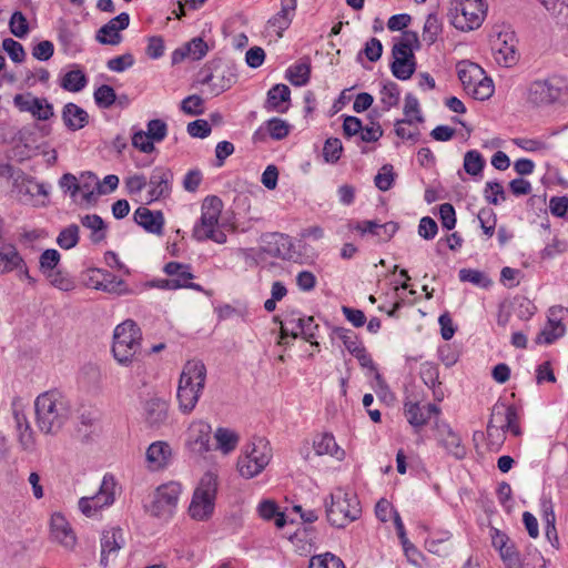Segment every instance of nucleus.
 Listing matches in <instances>:
<instances>
[{
    "instance_id": "f257e3e1",
    "label": "nucleus",
    "mask_w": 568,
    "mask_h": 568,
    "mask_svg": "<svg viewBox=\"0 0 568 568\" xmlns=\"http://www.w3.org/2000/svg\"><path fill=\"white\" fill-rule=\"evenodd\" d=\"M36 424L45 435L58 434L71 417L70 402L57 390L40 394L34 400Z\"/></svg>"
},
{
    "instance_id": "f03ea898",
    "label": "nucleus",
    "mask_w": 568,
    "mask_h": 568,
    "mask_svg": "<svg viewBox=\"0 0 568 568\" xmlns=\"http://www.w3.org/2000/svg\"><path fill=\"white\" fill-rule=\"evenodd\" d=\"M206 382V367L202 361H187L182 369L178 386L179 408L190 414L196 406Z\"/></svg>"
},
{
    "instance_id": "7ed1b4c3",
    "label": "nucleus",
    "mask_w": 568,
    "mask_h": 568,
    "mask_svg": "<svg viewBox=\"0 0 568 568\" xmlns=\"http://www.w3.org/2000/svg\"><path fill=\"white\" fill-rule=\"evenodd\" d=\"M222 210L223 202L217 196L212 195L204 199L200 221L193 227V237L196 241L211 240L217 244L226 242V234L219 226Z\"/></svg>"
},
{
    "instance_id": "20e7f679",
    "label": "nucleus",
    "mask_w": 568,
    "mask_h": 568,
    "mask_svg": "<svg viewBox=\"0 0 568 568\" xmlns=\"http://www.w3.org/2000/svg\"><path fill=\"white\" fill-rule=\"evenodd\" d=\"M420 47L418 34L415 31H404L395 41L392 49V73L398 80H408L415 72L416 61L414 51Z\"/></svg>"
},
{
    "instance_id": "39448f33",
    "label": "nucleus",
    "mask_w": 568,
    "mask_h": 568,
    "mask_svg": "<svg viewBox=\"0 0 568 568\" xmlns=\"http://www.w3.org/2000/svg\"><path fill=\"white\" fill-rule=\"evenodd\" d=\"M217 493V477L211 471L205 473L194 489L189 515L192 519L199 521L209 520L215 507Z\"/></svg>"
},
{
    "instance_id": "423d86ee",
    "label": "nucleus",
    "mask_w": 568,
    "mask_h": 568,
    "mask_svg": "<svg viewBox=\"0 0 568 568\" xmlns=\"http://www.w3.org/2000/svg\"><path fill=\"white\" fill-rule=\"evenodd\" d=\"M362 513L359 500L353 493L341 488L331 494V503L326 504L328 523L337 528H344L356 520Z\"/></svg>"
},
{
    "instance_id": "0eeeda50",
    "label": "nucleus",
    "mask_w": 568,
    "mask_h": 568,
    "mask_svg": "<svg viewBox=\"0 0 568 568\" xmlns=\"http://www.w3.org/2000/svg\"><path fill=\"white\" fill-rule=\"evenodd\" d=\"M486 12L484 0H452L448 17L456 29L467 32L481 26Z\"/></svg>"
},
{
    "instance_id": "6e6552de",
    "label": "nucleus",
    "mask_w": 568,
    "mask_h": 568,
    "mask_svg": "<svg viewBox=\"0 0 568 568\" xmlns=\"http://www.w3.org/2000/svg\"><path fill=\"white\" fill-rule=\"evenodd\" d=\"M141 347V331L131 320L119 324L113 334L112 352L121 365H129Z\"/></svg>"
},
{
    "instance_id": "1a4fd4ad",
    "label": "nucleus",
    "mask_w": 568,
    "mask_h": 568,
    "mask_svg": "<svg viewBox=\"0 0 568 568\" xmlns=\"http://www.w3.org/2000/svg\"><path fill=\"white\" fill-rule=\"evenodd\" d=\"M271 448L265 438L258 437L246 446L244 455L239 458L237 469L241 476L253 478L270 463Z\"/></svg>"
},
{
    "instance_id": "9d476101",
    "label": "nucleus",
    "mask_w": 568,
    "mask_h": 568,
    "mask_svg": "<svg viewBox=\"0 0 568 568\" xmlns=\"http://www.w3.org/2000/svg\"><path fill=\"white\" fill-rule=\"evenodd\" d=\"M566 82L559 77L532 81L527 89V101L536 106H546L560 100Z\"/></svg>"
},
{
    "instance_id": "9b49d317",
    "label": "nucleus",
    "mask_w": 568,
    "mask_h": 568,
    "mask_svg": "<svg viewBox=\"0 0 568 568\" xmlns=\"http://www.w3.org/2000/svg\"><path fill=\"white\" fill-rule=\"evenodd\" d=\"M12 192L21 203L34 206L45 205L49 196V189L44 183L23 174L14 178Z\"/></svg>"
},
{
    "instance_id": "f8f14e48",
    "label": "nucleus",
    "mask_w": 568,
    "mask_h": 568,
    "mask_svg": "<svg viewBox=\"0 0 568 568\" xmlns=\"http://www.w3.org/2000/svg\"><path fill=\"white\" fill-rule=\"evenodd\" d=\"M181 493L182 487L179 483L171 481L160 486L150 506L151 515L159 518L171 517L178 506Z\"/></svg>"
},
{
    "instance_id": "ddd939ff",
    "label": "nucleus",
    "mask_w": 568,
    "mask_h": 568,
    "mask_svg": "<svg viewBox=\"0 0 568 568\" xmlns=\"http://www.w3.org/2000/svg\"><path fill=\"white\" fill-rule=\"evenodd\" d=\"M13 104L20 112H28L39 121H47L54 115L53 105L45 98L32 93L16 94Z\"/></svg>"
},
{
    "instance_id": "4468645a",
    "label": "nucleus",
    "mask_w": 568,
    "mask_h": 568,
    "mask_svg": "<svg viewBox=\"0 0 568 568\" xmlns=\"http://www.w3.org/2000/svg\"><path fill=\"white\" fill-rule=\"evenodd\" d=\"M143 422L149 428L159 429L169 419V403L160 397H152L143 403Z\"/></svg>"
},
{
    "instance_id": "2eb2a0df",
    "label": "nucleus",
    "mask_w": 568,
    "mask_h": 568,
    "mask_svg": "<svg viewBox=\"0 0 568 568\" xmlns=\"http://www.w3.org/2000/svg\"><path fill=\"white\" fill-rule=\"evenodd\" d=\"M496 61L504 67L514 65L517 60L516 39L511 32H499L493 40Z\"/></svg>"
},
{
    "instance_id": "dca6fc26",
    "label": "nucleus",
    "mask_w": 568,
    "mask_h": 568,
    "mask_svg": "<svg viewBox=\"0 0 568 568\" xmlns=\"http://www.w3.org/2000/svg\"><path fill=\"white\" fill-rule=\"evenodd\" d=\"M129 23V14L126 12H122L112 18L97 31L95 40L101 44L118 45L122 41L120 31L126 29Z\"/></svg>"
},
{
    "instance_id": "f3484780",
    "label": "nucleus",
    "mask_w": 568,
    "mask_h": 568,
    "mask_svg": "<svg viewBox=\"0 0 568 568\" xmlns=\"http://www.w3.org/2000/svg\"><path fill=\"white\" fill-rule=\"evenodd\" d=\"M297 8V0H281V9L272 16L266 23V30L282 38L283 32L290 28Z\"/></svg>"
},
{
    "instance_id": "a211bd4d",
    "label": "nucleus",
    "mask_w": 568,
    "mask_h": 568,
    "mask_svg": "<svg viewBox=\"0 0 568 568\" xmlns=\"http://www.w3.org/2000/svg\"><path fill=\"white\" fill-rule=\"evenodd\" d=\"M172 179L173 173L170 169L163 166L154 168L148 182L150 186L148 203L169 196Z\"/></svg>"
},
{
    "instance_id": "6ab92c4d",
    "label": "nucleus",
    "mask_w": 568,
    "mask_h": 568,
    "mask_svg": "<svg viewBox=\"0 0 568 568\" xmlns=\"http://www.w3.org/2000/svg\"><path fill=\"white\" fill-rule=\"evenodd\" d=\"M124 546V538L120 528H112L102 534L101 537V559L100 565L103 568L109 566L110 560L118 557L119 550Z\"/></svg>"
},
{
    "instance_id": "aec40b11",
    "label": "nucleus",
    "mask_w": 568,
    "mask_h": 568,
    "mask_svg": "<svg viewBox=\"0 0 568 568\" xmlns=\"http://www.w3.org/2000/svg\"><path fill=\"white\" fill-rule=\"evenodd\" d=\"M440 412L436 404L420 406L417 402L406 400L404 403V414L407 422L416 427H423L430 419L432 415H438Z\"/></svg>"
},
{
    "instance_id": "412c9836",
    "label": "nucleus",
    "mask_w": 568,
    "mask_h": 568,
    "mask_svg": "<svg viewBox=\"0 0 568 568\" xmlns=\"http://www.w3.org/2000/svg\"><path fill=\"white\" fill-rule=\"evenodd\" d=\"M211 425L203 420L193 422L189 427V446L196 454H204L210 449Z\"/></svg>"
},
{
    "instance_id": "4be33fe9",
    "label": "nucleus",
    "mask_w": 568,
    "mask_h": 568,
    "mask_svg": "<svg viewBox=\"0 0 568 568\" xmlns=\"http://www.w3.org/2000/svg\"><path fill=\"white\" fill-rule=\"evenodd\" d=\"M50 531L53 540L63 547L68 549H72L74 547L77 542L75 535L62 514L55 513L51 516Z\"/></svg>"
},
{
    "instance_id": "5701e85b",
    "label": "nucleus",
    "mask_w": 568,
    "mask_h": 568,
    "mask_svg": "<svg viewBox=\"0 0 568 568\" xmlns=\"http://www.w3.org/2000/svg\"><path fill=\"white\" fill-rule=\"evenodd\" d=\"M438 443L443 446L448 454L457 459H462L466 455V448L462 444V438L448 425L443 424L437 426Z\"/></svg>"
},
{
    "instance_id": "b1692460",
    "label": "nucleus",
    "mask_w": 568,
    "mask_h": 568,
    "mask_svg": "<svg viewBox=\"0 0 568 568\" xmlns=\"http://www.w3.org/2000/svg\"><path fill=\"white\" fill-rule=\"evenodd\" d=\"M134 221L146 232L160 235L163 231L164 216L161 211H151L140 206L134 212Z\"/></svg>"
},
{
    "instance_id": "393cba45",
    "label": "nucleus",
    "mask_w": 568,
    "mask_h": 568,
    "mask_svg": "<svg viewBox=\"0 0 568 568\" xmlns=\"http://www.w3.org/2000/svg\"><path fill=\"white\" fill-rule=\"evenodd\" d=\"M164 272L169 276H173V281L181 284V288H192L199 292H203V287L200 284L191 282L194 275L191 272L189 264H182L179 262H169L164 266Z\"/></svg>"
},
{
    "instance_id": "a878e982",
    "label": "nucleus",
    "mask_w": 568,
    "mask_h": 568,
    "mask_svg": "<svg viewBox=\"0 0 568 568\" xmlns=\"http://www.w3.org/2000/svg\"><path fill=\"white\" fill-rule=\"evenodd\" d=\"M562 308L551 307L549 310L550 316L548 318L547 325L539 332L536 336L535 342L537 344L546 343L551 344L557 338L561 337L565 334V325L561 323L560 318H556V312H561Z\"/></svg>"
},
{
    "instance_id": "bb28decb",
    "label": "nucleus",
    "mask_w": 568,
    "mask_h": 568,
    "mask_svg": "<svg viewBox=\"0 0 568 568\" xmlns=\"http://www.w3.org/2000/svg\"><path fill=\"white\" fill-rule=\"evenodd\" d=\"M172 456L171 447L165 442H155L146 449V462L149 468L152 470H159L165 467Z\"/></svg>"
},
{
    "instance_id": "cd10ccee",
    "label": "nucleus",
    "mask_w": 568,
    "mask_h": 568,
    "mask_svg": "<svg viewBox=\"0 0 568 568\" xmlns=\"http://www.w3.org/2000/svg\"><path fill=\"white\" fill-rule=\"evenodd\" d=\"M291 99V90L285 84H275L267 92L265 108L283 113L287 111Z\"/></svg>"
},
{
    "instance_id": "c85d7f7f",
    "label": "nucleus",
    "mask_w": 568,
    "mask_h": 568,
    "mask_svg": "<svg viewBox=\"0 0 568 568\" xmlns=\"http://www.w3.org/2000/svg\"><path fill=\"white\" fill-rule=\"evenodd\" d=\"M313 448L317 456L329 455L337 460H342L345 457V452L339 448L335 437L328 433L315 436L313 440Z\"/></svg>"
},
{
    "instance_id": "c756f323",
    "label": "nucleus",
    "mask_w": 568,
    "mask_h": 568,
    "mask_svg": "<svg viewBox=\"0 0 568 568\" xmlns=\"http://www.w3.org/2000/svg\"><path fill=\"white\" fill-rule=\"evenodd\" d=\"M62 120L69 130L78 131L88 124L89 114L84 109L70 102L63 106Z\"/></svg>"
},
{
    "instance_id": "7c9ffc66",
    "label": "nucleus",
    "mask_w": 568,
    "mask_h": 568,
    "mask_svg": "<svg viewBox=\"0 0 568 568\" xmlns=\"http://www.w3.org/2000/svg\"><path fill=\"white\" fill-rule=\"evenodd\" d=\"M13 419L18 432L19 443L23 450H31L36 445L34 433L30 423L22 410L13 409Z\"/></svg>"
},
{
    "instance_id": "2f4dec72",
    "label": "nucleus",
    "mask_w": 568,
    "mask_h": 568,
    "mask_svg": "<svg viewBox=\"0 0 568 568\" xmlns=\"http://www.w3.org/2000/svg\"><path fill=\"white\" fill-rule=\"evenodd\" d=\"M235 77L233 73L226 70L216 69L214 72L205 75L201 82L203 84H209L211 88V93L213 95H219L225 90L230 89L234 83Z\"/></svg>"
},
{
    "instance_id": "473e14b6",
    "label": "nucleus",
    "mask_w": 568,
    "mask_h": 568,
    "mask_svg": "<svg viewBox=\"0 0 568 568\" xmlns=\"http://www.w3.org/2000/svg\"><path fill=\"white\" fill-rule=\"evenodd\" d=\"M457 74L465 89L469 91L480 77L484 74V70L476 63L463 61L457 64Z\"/></svg>"
},
{
    "instance_id": "72a5a7b5",
    "label": "nucleus",
    "mask_w": 568,
    "mask_h": 568,
    "mask_svg": "<svg viewBox=\"0 0 568 568\" xmlns=\"http://www.w3.org/2000/svg\"><path fill=\"white\" fill-rule=\"evenodd\" d=\"M23 257L17 247L11 244L0 246V275L13 272L17 267L22 266Z\"/></svg>"
},
{
    "instance_id": "f704fd0d",
    "label": "nucleus",
    "mask_w": 568,
    "mask_h": 568,
    "mask_svg": "<svg viewBox=\"0 0 568 568\" xmlns=\"http://www.w3.org/2000/svg\"><path fill=\"white\" fill-rule=\"evenodd\" d=\"M508 405L496 403L493 406L490 419L487 425V435L493 437V430L497 432V438H501L505 433Z\"/></svg>"
},
{
    "instance_id": "c9c22d12",
    "label": "nucleus",
    "mask_w": 568,
    "mask_h": 568,
    "mask_svg": "<svg viewBox=\"0 0 568 568\" xmlns=\"http://www.w3.org/2000/svg\"><path fill=\"white\" fill-rule=\"evenodd\" d=\"M311 62L308 58H303L300 62L291 65L286 70V79L295 87L305 85L310 81Z\"/></svg>"
},
{
    "instance_id": "e433bc0d",
    "label": "nucleus",
    "mask_w": 568,
    "mask_h": 568,
    "mask_svg": "<svg viewBox=\"0 0 568 568\" xmlns=\"http://www.w3.org/2000/svg\"><path fill=\"white\" fill-rule=\"evenodd\" d=\"M114 478L112 476L105 475L99 491L90 498L94 504H97L99 509H102L103 507L110 506L114 503Z\"/></svg>"
},
{
    "instance_id": "4c0bfd02",
    "label": "nucleus",
    "mask_w": 568,
    "mask_h": 568,
    "mask_svg": "<svg viewBox=\"0 0 568 568\" xmlns=\"http://www.w3.org/2000/svg\"><path fill=\"white\" fill-rule=\"evenodd\" d=\"M81 224L91 231L90 239L93 243H100L106 237V224L97 214H87L81 217Z\"/></svg>"
},
{
    "instance_id": "58836bf2",
    "label": "nucleus",
    "mask_w": 568,
    "mask_h": 568,
    "mask_svg": "<svg viewBox=\"0 0 568 568\" xmlns=\"http://www.w3.org/2000/svg\"><path fill=\"white\" fill-rule=\"evenodd\" d=\"M287 324H294L292 326V332H291V335L296 338L300 334H302L304 336V338L310 342L312 345H315V346H318V343L316 341H313V338L315 337L314 333H313V328H317V325H314V318L313 317H307V318H302V317H298L297 320H288L286 322V325Z\"/></svg>"
},
{
    "instance_id": "ea45409f",
    "label": "nucleus",
    "mask_w": 568,
    "mask_h": 568,
    "mask_svg": "<svg viewBox=\"0 0 568 568\" xmlns=\"http://www.w3.org/2000/svg\"><path fill=\"white\" fill-rule=\"evenodd\" d=\"M214 437L216 440L217 449H220L223 454L233 452L240 440V436L236 432L224 427H219Z\"/></svg>"
},
{
    "instance_id": "a19ab883",
    "label": "nucleus",
    "mask_w": 568,
    "mask_h": 568,
    "mask_svg": "<svg viewBox=\"0 0 568 568\" xmlns=\"http://www.w3.org/2000/svg\"><path fill=\"white\" fill-rule=\"evenodd\" d=\"M88 83L87 75L80 69L71 70L64 74L60 85L69 92H79Z\"/></svg>"
},
{
    "instance_id": "79ce46f5",
    "label": "nucleus",
    "mask_w": 568,
    "mask_h": 568,
    "mask_svg": "<svg viewBox=\"0 0 568 568\" xmlns=\"http://www.w3.org/2000/svg\"><path fill=\"white\" fill-rule=\"evenodd\" d=\"M559 22L568 26V0H538Z\"/></svg>"
},
{
    "instance_id": "37998d69",
    "label": "nucleus",
    "mask_w": 568,
    "mask_h": 568,
    "mask_svg": "<svg viewBox=\"0 0 568 568\" xmlns=\"http://www.w3.org/2000/svg\"><path fill=\"white\" fill-rule=\"evenodd\" d=\"M485 166V160L477 150L467 151L464 155V169L467 174L477 176Z\"/></svg>"
},
{
    "instance_id": "c03bdc74",
    "label": "nucleus",
    "mask_w": 568,
    "mask_h": 568,
    "mask_svg": "<svg viewBox=\"0 0 568 568\" xmlns=\"http://www.w3.org/2000/svg\"><path fill=\"white\" fill-rule=\"evenodd\" d=\"M80 229L77 224L64 227L57 237L58 245L63 250H70L77 246L80 239Z\"/></svg>"
},
{
    "instance_id": "a18cd8bd",
    "label": "nucleus",
    "mask_w": 568,
    "mask_h": 568,
    "mask_svg": "<svg viewBox=\"0 0 568 568\" xmlns=\"http://www.w3.org/2000/svg\"><path fill=\"white\" fill-rule=\"evenodd\" d=\"M459 280L462 282H469L481 288H487L493 283L484 272L473 268H462L459 271Z\"/></svg>"
},
{
    "instance_id": "49530a36",
    "label": "nucleus",
    "mask_w": 568,
    "mask_h": 568,
    "mask_svg": "<svg viewBox=\"0 0 568 568\" xmlns=\"http://www.w3.org/2000/svg\"><path fill=\"white\" fill-rule=\"evenodd\" d=\"M95 288L119 295L128 293L125 283L108 272L103 274V280L97 283Z\"/></svg>"
},
{
    "instance_id": "de8ad7c7",
    "label": "nucleus",
    "mask_w": 568,
    "mask_h": 568,
    "mask_svg": "<svg viewBox=\"0 0 568 568\" xmlns=\"http://www.w3.org/2000/svg\"><path fill=\"white\" fill-rule=\"evenodd\" d=\"M442 32V22L436 13H429L426 18L424 30H423V39L428 44H433L438 34Z\"/></svg>"
},
{
    "instance_id": "09e8293b",
    "label": "nucleus",
    "mask_w": 568,
    "mask_h": 568,
    "mask_svg": "<svg viewBox=\"0 0 568 568\" xmlns=\"http://www.w3.org/2000/svg\"><path fill=\"white\" fill-rule=\"evenodd\" d=\"M468 94H470L476 100H487L489 99L494 93V84L491 79L485 77H480V80L475 83V85L467 91Z\"/></svg>"
},
{
    "instance_id": "8fccbe9b",
    "label": "nucleus",
    "mask_w": 568,
    "mask_h": 568,
    "mask_svg": "<svg viewBox=\"0 0 568 568\" xmlns=\"http://www.w3.org/2000/svg\"><path fill=\"white\" fill-rule=\"evenodd\" d=\"M287 244L288 239L286 236L275 233L271 235V240L267 242L265 251L273 256L285 258L288 253V248H286Z\"/></svg>"
},
{
    "instance_id": "3c124183",
    "label": "nucleus",
    "mask_w": 568,
    "mask_h": 568,
    "mask_svg": "<svg viewBox=\"0 0 568 568\" xmlns=\"http://www.w3.org/2000/svg\"><path fill=\"white\" fill-rule=\"evenodd\" d=\"M381 101L386 110L396 106L399 102L400 90L395 82H387L381 91Z\"/></svg>"
},
{
    "instance_id": "603ef678",
    "label": "nucleus",
    "mask_w": 568,
    "mask_h": 568,
    "mask_svg": "<svg viewBox=\"0 0 568 568\" xmlns=\"http://www.w3.org/2000/svg\"><path fill=\"white\" fill-rule=\"evenodd\" d=\"M10 32L17 38H24L29 32V23L21 11H14L9 20Z\"/></svg>"
},
{
    "instance_id": "864d4df0",
    "label": "nucleus",
    "mask_w": 568,
    "mask_h": 568,
    "mask_svg": "<svg viewBox=\"0 0 568 568\" xmlns=\"http://www.w3.org/2000/svg\"><path fill=\"white\" fill-rule=\"evenodd\" d=\"M115 100V91L108 84H103L94 91V101L100 108L109 109L114 104Z\"/></svg>"
},
{
    "instance_id": "5fc2aeb1",
    "label": "nucleus",
    "mask_w": 568,
    "mask_h": 568,
    "mask_svg": "<svg viewBox=\"0 0 568 568\" xmlns=\"http://www.w3.org/2000/svg\"><path fill=\"white\" fill-rule=\"evenodd\" d=\"M60 262V253L54 248H48L40 255V271L47 275L57 270Z\"/></svg>"
},
{
    "instance_id": "6e6d98bb",
    "label": "nucleus",
    "mask_w": 568,
    "mask_h": 568,
    "mask_svg": "<svg viewBox=\"0 0 568 568\" xmlns=\"http://www.w3.org/2000/svg\"><path fill=\"white\" fill-rule=\"evenodd\" d=\"M310 568H345L343 561L329 554L314 556L310 561Z\"/></svg>"
},
{
    "instance_id": "4d7b16f0",
    "label": "nucleus",
    "mask_w": 568,
    "mask_h": 568,
    "mask_svg": "<svg viewBox=\"0 0 568 568\" xmlns=\"http://www.w3.org/2000/svg\"><path fill=\"white\" fill-rule=\"evenodd\" d=\"M568 250V243L565 240L554 237L540 252L542 260H551L564 254Z\"/></svg>"
},
{
    "instance_id": "13d9d810",
    "label": "nucleus",
    "mask_w": 568,
    "mask_h": 568,
    "mask_svg": "<svg viewBox=\"0 0 568 568\" xmlns=\"http://www.w3.org/2000/svg\"><path fill=\"white\" fill-rule=\"evenodd\" d=\"M45 276L50 281L51 285L61 291L68 292L74 288L73 280L61 270H55Z\"/></svg>"
},
{
    "instance_id": "bf43d9fd",
    "label": "nucleus",
    "mask_w": 568,
    "mask_h": 568,
    "mask_svg": "<svg viewBox=\"0 0 568 568\" xmlns=\"http://www.w3.org/2000/svg\"><path fill=\"white\" fill-rule=\"evenodd\" d=\"M2 48L9 54L10 59L13 62L21 63L24 61L26 51H24L23 45L20 42L16 41L11 38H6L2 41Z\"/></svg>"
},
{
    "instance_id": "052dcab7",
    "label": "nucleus",
    "mask_w": 568,
    "mask_h": 568,
    "mask_svg": "<svg viewBox=\"0 0 568 568\" xmlns=\"http://www.w3.org/2000/svg\"><path fill=\"white\" fill-rule=\"evenodd\" d=\"M203 99L200 95H189L181 102V110L189 115H200L204 112Z\"/></svg>"
},
{
    "instance_id": "680f3d73",
    "label": "nucleus",
    "mask_w": 568,
    "mask_h": 568,
    "mask_svg": "<svg viewBox=\"0 0 568 568\" xmlns=\"http://www.w3.org/2000/svg\"><path fill=\"white\" fill-rule=\"evenodd\" d=\"M374 182L376 187L381 191H388L394 182L393 166L389 164L383 165L379 172L376 174Z\"/></svg>"
},
{
    "instance_id": "e2e57ef3",
    "label": "nucleus",
    "mask_w": 568,
    "mask_h": 568,
    "mask_svg": "<svg viewBox=\"0 0 568 568\" xmlns=\"http://www.w3.org/2000/svg\"><path fill=\"white\" fill-rule=\"evenodd\" d=\"M404 114L406 119H413V122L424 121V118L420 114L419 102L412 93H407L405 95Z\"/></svg>"
},
{
    "instance_id": "0e129e2a",
    "label": "nucleus",
    "mask_w": 568,
    "mask_h": 568,
    "mask_svg": "<svg viewBox=\"0 0 568 568\" xmlns=\"http://www.w3.org/2000/svg\"><path fill=\"white\" fill-rule=\"evenodd\" d=\"M499 556L506 568H526V565L521 561L520 555L517 551L515 544L504 549Z\"/></svg>"
},
{
    "instance_id": "69168bd1",
    "label": "nucleus",
    "mask_w": 568,
    "mask_h": 568,
    "mask_svg": "<svg viewBox=\"0 0 568 568\" xmlns=\"http://www.w3.org/2000/svg\"><path fill=\"white\" fill-rule=\"evenodd\" d=\"M266 128L270 135L275 140L284 139L290 132V126L286 121L278 118L268 120L266 122Z\"/></svg>"
},
{
    "instance_id": "338daca9",
    "label": "nucleus",
    "mask_w": 568,
    "mask_h": 568,
    "mask_svg": "<svg viewBox=\"0 0 568 568\" xmlns=\"http://www.w3.org/2000/svg\"><path fill=\"white\" fill-rule=\"evenodd\" d=\"M343 146L337 138H329L326 140L323 148V155L327 162H336L341 158Z\"/></svg>"
},
{
    "instance_id": "774afa93",
    "label": "nucleus",
    "mask_w": 568,
    "mask_h": 568,
    "mask_svg": "<svg viewBox=\"0 0 568 568\" xmlns=\"http://www.w3.org/2000/svg\"><path fill=\"white\" fill-rule=\"evenodd\" d=\"M148 135L154 142L164 140L168 133V125L163 120L154 119L148 122Z\"/></svg>"
}]
</instances>
